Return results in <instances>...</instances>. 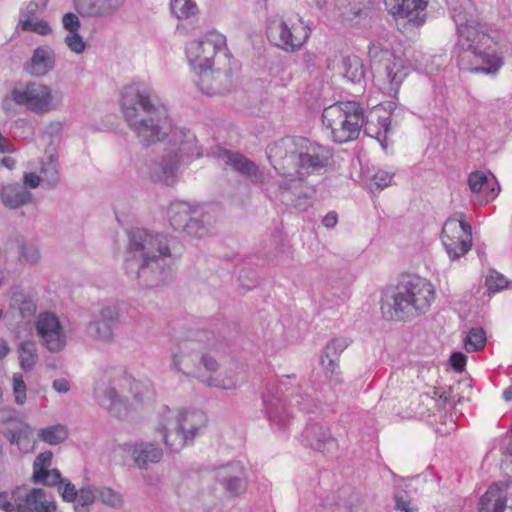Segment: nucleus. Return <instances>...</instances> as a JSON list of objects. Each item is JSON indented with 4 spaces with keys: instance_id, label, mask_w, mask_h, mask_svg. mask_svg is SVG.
<instances>
[{
    "instance_id": "nucleus-1",
    "label": "nucleus",
    "mask_w": 512,
    "mask_h": 512,
    "mask_svg": "<svg viewBox=\"0 0 512 512\" xmlns=\"http://www.w3.org/2000/svg\"><path fill=\"white\" fill-rule=\"evenodd\" d=\"M266 153L274 169L293 182L325 170L333 157L330 147L295 137H285L268 145Z\"/></svg>"
},
{
    "instance_id": "nucleus-2",
    "label": "nucleus",
    "mask_w": 512,
    "mask_h": 512,
    "mask_svg": "<svg viewBox=\"0 0 512 512\" xmlns=\"http://www.w3.org/2000/svg\"><path fill=\"white\" fill-rule=\"evenodd\" d=\"M121 106L124 118L143 144L160 141L170 132L166 108L152 102L147 87L139 84L125 87Z\"/></svg>"
},
{
    "instance_id": "nucleus-3",
    "label": "nucleus",
    "mask_w": 512,
    "mask_h": 512,
    "mask_svg": "<svg viewBox=\"0 0 512 512\" xmlns=\"http://www.w3.org/2000/svg\"><path fill=\"white\" fill-rule=\"evenodd\" d=\"M458 33V44L463 49L457 59L460 69L494 75L502 68L503 58L494 52H488L492 46L499 44V31L488 30L485 25L472 21L458 24Z\"/></svg>"
},
{
    "instance_id": "nucleus-4",
    "label": "nucleus",
    "mask_w": 512,
    "mask_h": 512,
    "mask_svg": "<svg viewBox=\"0 0 512 512\" xmlns=\"http://www.w3.org/2000/svg\"><path fill=\"white\" fill-rule=\"evenodd\" d=\"M195 349L196 343L192 341L179 344V352L173 358V364L179 371L196 377L208 386L221 389H235L244 382V372L238 366L217 372V362L208 355H203L199 362L201 366H197L195 360L198 355L191 353Z\"/></svg>"
},
{
    "instance_id": "nucleus-5",
    "label": "nucleus",
    "mask_w": 512,
    "mask_h": 512,
    "mask_svg": "<svg viewBox=\"0 0 512 512\" xmlns=\"http://www.w3.org/2000/svg\"><path fill=\"white\" fill-rule=\"evenodd\" d=\"M435 299V289L426 279L411 277L401 281L383 302L381 309L389 319L403 320L413 310H427Z\"/></svg>"
},
{
    "instance_id": "nucleus-6",
    "label": "nucleus",
    "mask_w": 512,
    "mask_h": 512,
    "mask_svg": "<svg viewBox=\"0 0 512 512\" xmlns=\"http://www.w3.org/2000/svg\"><path fill=\"white\" fill-rule=\"evenodd\" d=\"M364 121V110L359 102L338 101L322 112V124L327 137L334 143L356 140Z\"/></svg>"
},
{
    "instance_id": "nucleus-7",
    "label": "nucleus",
    "mask_w": 512,
    "mask_h": 512,
    "mask_svg": "<svg viewBox=\"0 0 512 512\" xmlns=\"http://www.w3.org/2000/svg\"><path fill=\"white\" fill-rule=\"evenodd\" d=\"M128 256L126 261H136L139 265L138 278L144 277L146 269L157 264L160 257L170 255L166 237L148 234L144 229L132 230L129 234Z\"/></svg>"
},
{
    "instance_id": "nucleus-8",
    "label": "nucleus",
    "mask_w": 512,
    "mask_h": 512,
    "mask_svg": "<svg viewBox=\"0 0 512 512\" xmlns=\"http://www.w3.org/2000/svg\"><path fill=\"white\" fill-rule=\"evenodd\" d=\"M311 29L298 15H289L271 20L267 35L279 48L285 51L300 49L310 37Z\"/></svg>"
},
{
    "instance_id": "nucleus-9",
    "label": "nucleus",
    "mask_w": 512,
    "mask_h": 512,
    "mask_svg": "<svg viewBox=\"0 0 512 512\" xmlns=\"http://www.w3.org/2000/svg\"><path fill=\"white\" fill-rule=\"evenodd\" d=\"M223 53L230 63V52L226 36L209 31L200 40L190 42L186 47V56L193 69H211L218 54Z\"/></svg>"
},
{
    "instance_id": "nucleus-10",
    "label": "nucleus",
    "mask_w": 512,
    "mask_h": 512,
    "mask_svg": "<svg viewBox=\"0 0 512 512\" xmlns=\"http://www.w3.org/2000/svg\"><path fill=\"white\" fill-rule=\"evenodd\" d=\"M11 97L16 104L38 114L54 110L61 104V96L54 95L50 87L37 82L14 88Z\"/></svg>"
},
{
    "instance_id": "nucleus-11",
    "label": "nucleus",
    "mask_w": 512,
    "mask_h": 512,
    "mask_svg": "<svg viewBox=\"0 0 512 512\" xmlns=\"http://www.w3.org/2000/svg\"><path fill=\"white\" fill-rule=\"evenodd\" d=\"M442 243L451 259L464 256L472 246V231L463 215L460 218L451 217L443 226L441 234Z\"/></svg>"
},
{
    "instance_id": "nucleus-12",
    "label": "nucleus",
    "mask_w": 512,
    "mask_h": 512,
    "mask_svg": "<svg viewBox=\"0 0 512 512\" xmlns=\"http://www.w3.org/2000/svg\"><path fill=\"white\" fill-rule=\"evenodd\" d=\"M368 55L370 61L378 69L383 70L391 84V89L398 88L408 75L407 61L401 56H396L394 52L384 49L378 44H371L368 48Z\"/></svg>"
},
{
    "instance_id": "nucleus-13",
    "label": "nucleus",
    "mask_w": 512,
    "mask_h": 512,
    "mask_svg": "<svg viewBox=\"0 0 512 512\" xmlns=\"http://www.w3.org/2000/svg\"><path fill=\"white\" fill-rule=\"evenodd\" d=\"M180 136H175L178 144V151L169 159H163L161 163L162 175L157 176L158 181H162L166 185L174 182V174L180 161L191 160L201 156L200 149L197 146V140L190 131L180 132Z\"/></svg>"
},
{
    "instance_id": "nucleus-14",
    "label": "nucleus",
    "mask_w": 512,
    "mask_h": 512,
    "mask_svg": "<svg viewBox=\"0 0 512 512\" xmlns=\"http://www.w3.org/2000/svg\"><path fill=\"white\" fill-rule=\"evenodd\" d=\"M428 3L429 0H384L385 7L391 15L416 26L425 22Z\"/></svg>"
},
{
    "instance_id": "nucleus-15",
    "label": "nucleus",
    "mask_w": 512,
    "mask_h": 512,
    "mask_svg": "<svg viewBox=\"0 0 512 512\" xmlns=\"http://www.w3.org/2000/svg\"><path fill=\"white\" fill-rule=\"evenodd\" d=\"M36 330L42 343L50 351H60L65 345L63 328L58 318L49 312L39 314Z\"/></svg>"
},
{
    "instance_id": "nucleus-16",
    "label": "nucleus",
    "mask_w": 512,
    "mask_h": 512,
    "mask_svg": "<svg viewBox=\"0 0 512 512\" xmlns=\"http://www.w3.org/2000/svg\"><path fill=\"white\" fill-rule=\"evenodd\" d=\"M188 417L191 420V425H185L180 421L179 429L173 427L164 435V442L172 452L180 451L185 446L187 440L193 439L196 431L206 422L203 413L188 414L186 417H183V420H187Z\"/></svg>"
},
{
    "instance_id": "nucleus-17",
    "label": "nucleus",
    "mask_w": 512,
    "mask_h": 512,
    "mask_svg": "<svg viewBox=\"0 0 512 512\" xmlns=\"http://www.w3.org/2000/svg\"><path fill=\"white\" fill-rule=\"evenodd\" d=\"M511 489V484L506 482L490 485L480 498L479 512H512V501L507 504Z\"/></svg>"
},
{
    "instance_id": "nucleus-18",
    "label": "nucleus",
    "mask_w": 512,
    "mask_h": 512,
    "mask_svg": "<svg viewBox=\"0 0 512 512\" xmlns=\"http://www.w3.org/2000/svg\"><path fill=\"white\" fill-rule=\"evenodd\" d=\"M53 454L50 451L40 453L34 460L31 481L34 484H42L54 487L63 483L61 473L56 468H51Z\"/></svg>"
},
{
    "instance_id": "nucleus-19",
    "label": "nucleus",
    "mask_w": 512,
    "mask_h": 512,
    "mask_svg": "<svg viewBox=\"0 0 512 512\" xmlns=\"http://www.w3.org/2000/svg\"><path fill=\"white\" fill-rule=\"evenodd\" d=\"M199 79L198 86L200 90L209 96L221 94L227 90L226 84L230 79L229 69L221 70L220 68L198 69Z\"/></svg>"
},
{
    "instance_id": "nucleus-20",
    "label": "nucleus",
    "mask_w": 512,
    "mask_h": 512,
    "mask_svg": "<svg viewBox=\"0 0 512 512\" xmlns=\"http://www.w3.org/2000/svg\"><path fill=\"white\" fill-rule=\"evenodd\" d=\"M20 512H55L56 504L48 500L42 488H33L24 496L20 495L18 502Z\"/></svg>"
},
{
    "instance_id": "nucleus-21",
    "label": "nucleus",
    "mask_w": 512,
    "mask_h": 512,
    "mask_svg": "<svg viewBox=\"0 0 512 512\" xmlns=\"http://www.w3.org/2000/svg\"><path fill=\"white\" fill-rule=\"evenodd\" d=\"M38 10V2H29L22 12V18L17 24V29H21L22 31H31L43 36L50 34L52 29L48 22L43 19L35 18Z\"/></svg>"
},
{
    "instance_id": "nucleus-22",
    "label": "nucleus",
    "mask_w": 512,
    "mask_h": 512,
    "mask_svg": "<svg viewBox=\"0 0 512 512\" xmlns=\"http://www.w3.org/2000/svg\"><path fill=\"white\" fill-rule=\"evenodd\" d=\"M191 212V207L188 203L177 202L170 205L168 217L174 230H181L187 234H192L193 226H197L198 223L192 219Z\"/></svg>"
},
{
    "instance_id": "nucleus-23",
    "label": "nucleus",
    "mask_w": 512,
    "mask_h": 512,
    "mask_svg": "<svg viewBox=\"0 0 512 512\" xmlns=\"http://www.w3.org/2000/svg\"><path fill=\"white\" fill-rule=\"evenodd\" d=\"M226 162L230 164L237 172L250 178L252 181H262L263 173L249 159L238 153L224 151Z\"/></svg>"
},
{
    "instance_id": "nucleus-24",
    "label": "nucleus",
    "mask_w": 512,
    "mask_h": 512,
    "mask_svg": "<svg viewBox=\"0 0 512 512\" xmlns=\"http://www.w3.org/2000/svg\"><path fill=\"white\" fill-rule=\"evenodd\" d=\"M53 66L54 55L52 50L48 47H38L31 57L28 71L31 75L42 76L51 70Z\"/></svg>"
},
{
    "instance_id": "nucleus-25",
    "label": "nucleus",
    "mask_w": 512,
    "mask_h": 512,
    "mask_svg": "<svg viewBox=\"0 0 512 512\" xmlns=\"http://www.w3.org/2000/svg\"><path fill=\"white\" fill-rule=\"evenodd\" d=\"M119 0H76V8L82 14L102 16L113 12Z\"/></svg>"
},
{
    "instance_id": "nucleus-26",
    "label": "nucleus",
    "mask_w": 512,
    "mask_h": 512,
    "mask_svg": "<svg viewBox=\"0 0 512 512\" xmlns=\"http://www.w3.org/2000/svg\"><path fill=\"white\" fill-rule=\"evenodd\" d=\"M349 341L347 338H335L325 348L324 356L322 357V364L331 373H335L338 367V360L340 354L348 347Z\"/></svg>"
},
{
    "instance_id": "nucleus-27",
    "label": "nucleus",
    "mask_w": 512,
    "mask_h": 512,
    "mask_svg": "<svg viewBox=\"0 0 512 512\" xmlns=\"http://www.w3.org/2000/svg\"><path fill=\"white\" fill-rule=\"evenodd\" d=\"M340 69L344 78L352 83H359L364 79V65L358 56L351 55L343 57Z\"/></svg>"
},
{
    "instance_id": "nucleus-28",
    "label": "nucleus",
    "mask_w": 512,
    "mask_h": 512,
    "mask_svg": "<svg viewBox=\"0 0 512 512\" xmlns=\"http://www.w3.org/2000/svg\"><path fill=\"white\" fill-rule=\"evenodd\" d=\"M132 455L136 464L142 467L148 463L159 462L162 458V451L153 444H139L133 447Z\"/></svg>"
},
{
    "instance_id": "nucleus-29",
    "label": "nucleus",
    "mask_w": 512,
    "mask_h": 512,
    "mask_svg": "<svg viewBox=\"0 0 512 512\" xmlns=\"http://www.w3.org/2000/svg\"><path fill=\"white\" fill-rule=\"evenodd\" d=\"M30 199V194L19 185H7L2 188L1 200L8 208H17Z\"/></svg>"
},
{
    "instance_id": "nucleus-30",
    "label": "nucleus",
    "mask_w": 512,
    "mask_h": 512,
    "mask_svg": "<svg viewBox=\"0 0 512 512\" xmlns=\"http://www.w3.org/2000/svg\"><path fill=\"white\" fill-rule=\"evenodd\" d=\"M486 333L483 328H472L464 340V348L467 352L472 353L480 351L486 346Z\"/></svg>"
},
{
    "instance_id": "nucleus-31",
    "label": "nucleus",
    "mask_w": 512,
    "mask_h": 512,
    "mask_svg": "<svg viewBox=\"0 0 512 512\" xmlns=\"http://www.w3.org/2000/svg\"><path fill=\"white\" fill-rule=\"evenodd\" d=\"M116 391L114 388L107 391L102 404L109 410L115 417L121 418L127 414L128 404L124 403L121 399H116Z\"/></svg>"
},
{
    "instance_id": "nucleus-32",
    "label": "nucleus",
    "mask_w": 512,
    "mask_h": 512,
    "mask_svg": "<svg viewBox=\"0 0 512 512\" xmlns=\"http://www.w3.org/2000/svg\"><path fill=\"white\" fill-rule=\"evenodd\" d=\"M18 352L22 369L30 370L34 366L37 359L35 343L32 341L21 343Z\"/></svg>"
},
{
    "instance_id": "nucleus-33",
    "label": "nucleus",
    "mask_w": 512,
    "mask_h": 512,
    "mask_svg": "<svg viewBox=\"0 0 512 512\" xmlns=\"http://www.w3.org/2000/svg\"><path fill=\"white\" fill-rule=\"evenodd\" d=\"M171 11L178 19H186L195 15L198 8L193 0H171Z\"/></svg>"
},
{
    "instance_id": "nucleus-34",
    "label": "nucleus",
    "mask_w": 512,
    "mask_h": 512,
    "mask_svg": "<svg viewBox=\"0 0 512 512\" xmlns=\"http://www.w3.org/2000/svg\"><path fill=\"white\" fill-rule=\"evenodd\" d=\"M117 316L115 309L107 307L101 311V320L97 323V333L101 340H109L112 337V330L107 321L113 320Z\"/></svg>"
},
{
    "instance_id": "nucleus-35",
    "label": "nucleus",
    "mask_w": 512,
    "mask_h": 512,
    "mask_svg": "<svg viewBox=\"0 0 512 512\" xmlns=\"http://www.w3.org/2000/svg\"><path fill=\"white\" fill-rule=\"evenodd\" d=\"M39 437L42 441L50 445H56L66 439L67 430L63 425H55L42 429L39 433Z\"/></svg>"
},
{
    "instance_id": "nucleus-36",
    "label": "nucleus",
    "mask_w": 512,
    "mask_h": 512,
    "mask_svg": "<svg viewBox=\"0 0 512 512\" xmlns=\"http://www.w3.org/2000/svg\"><path fill=\"white\" fill-rule=\"evenodd\" d=\"M12 391L14 402L17 405H24L27 401V387L23 378V375L20 373H14L12 376Z\"/></svg>"
},
{
    "instance_id": "nucleus-37",
    "label": "nucleus",
    "mask_w": 512,
    "mask_h": 512,
    "mask_svg": "<svg viewBox=\"0 0 512 512\" xmlns=\"http://www.w3.org/2000/svg\"><path fill=\"white\" fill-rule=\"evenodd\" d=\"M117 386L120 387L122 394H124L126 388H128L130 392H134L133 398L135 404H138L142 400L140 396L143 395L144 385L135 381L130 376L124 375L123 378L118 381Z\"/></svg>"
},
{
    "instance_id": "nucleus-38",
    "label": "nucleus",
    "mask_w": 512,
    "mask_h": 512,
    "mask_svg": "<svg viewBox=\"0 0 512 512\" xmlns=\"http://www.w3.org/2000/svg\"><path fill=\"white\" fill-rule=\"evenodd\" d=\"M40 174L42 183L47 187L52 188L56 185L58 181V170L52 158L41 167Z\"/></svg>"
},
{
    "instance_id": "nucleus-39",
    "label": "nucleus",
    "mask_w": 512,
    "mask_h": 512,
    "mask_svg": "<svg viewBox=\"0 0 512 512\" xmlns=\"http://www.w3.org/2000/svg\"><path fill=\"white\" fill-rule=\"evenodd\" d=\"M98 497L102 503L111 507H119L123 502L122 496L111 488L100 489L98 492Z\"/></svg>"
},
{
    "instance_id": "nucleus-40",
    "label": "nucleus",
    "mask_w": 512,
    "mask_h": 512,
    "mask_svg": "<svg viewBox=\"0 0 512 512\" xmlns=\"http://www.w3.org/2000/svg\"><path fill=\"white\" fill-rule=\"evenodd\" d=\"M508 280L498 272H491L486 279V286L491 292H499L506 288Z\"/></svg>"
},
{
    "instance_id": "nucleus-41",
    "label": "nucleus",
    "mask_w": 512,
    "mask_h": 512,
    "mask_svg": "<svg viewBox=\"0 0 512 512\" xmlns=\"http://www.w3.org/2000/svg\"><path fill=\"white\" fill-rule=\"evenodd\" d=\"M468 185L471 191L475 193L481 192L488 185V178L483 172L474 171L468 177Z\"/></svg>"
},
{
    "instance_id": "nucleus-42",
    "label": "nucleus",
    "mask_w": 512,
    "mask_h": 512,
    "mask_svg": "<svg viewBox=\"0 0 512 512\" xmlns=\"http://www.w3.org/2000/svg\"><path fill=\"white\" fill-rule=\"evenodd\" d=\"M12 497L14 502H11L7 499V494L5 492H0V509L5 512H20L18 511V502L20 498V489L17 488L12 493Z\"/></svg>"
},
{
    "instance_id": "nucleus-43",
    "label": "nucleus",
    "mask_w": 512,
    "mask_h": 512,
    "mask_svg": "<svg viewBox=\"0 0 512 512\" xmlns=\"http://www.w3.org/2000/svg\"><path fill=\"white\" fill-rule=\"evenodd\" d=\"M65 43L69 49L75 53H82L86 47L82 37L76 32L69 33L65 37Z\"/></svg>"
},
{
    "instance_id": "nucleus-44",
    "label": "nucleus",
    "mask_w": 512,
    "mask_h": 512,
    "mask_svg": "<svg viewBox=\"0 0 512 512\" xmlns=\"http://www.w3.org/2000/svg\"><path fill=\"white\" fill-rule=\"evenodd\" d=\"M58 490L61 493L63 500L67 502H72L76 500L78 492L76 491L75 486L70 482H65L58 484Z\"/></svg>"
},
{
    "instance_id": "nucleus-45",
    "label": "nucleus",
    "mask_w": 512,
    "mask_h": 512,
    "mask_svg": "<svg viewBox=\"0 0 512 512\" xmlns=\"http://www.w3.org/2000/svg\"><path fill=\"white\" fill-rule=\"evenodd\" d=\"M38 251L33 245H23L20 251V260L34 263L38 260Z\"/></svg>"
},
{
    "instance_id": "nucleus-46",
    "label": "nucleus",
    "mask_w": 512,
    "mask_h": 512,
    "mask_svg": "<svg viewBox=\"0 0 512 512\" xmlns=\"http://www.w3.org/2000/svg\"><path fill=\"white\" fill-rule=\"evenodd\" d=\"M63 26L69 30L70 33L76 32L80 26L78 17L74 13H66L62 19Z\"/></svg>"
},
{
    "instance_id": "nucleus-47",
    "label": "nucleus",
    "mask_w": 512,
    "mask_h": 512,
    "mask_svg": "<svg viewBox=\"0 0 512 512\" xmlns=\"http://www.w3.org/2000/svg\"><path fill=\"white\" fill-rule=\"evenodd\" d=\"M467 357L461 353L456 352L450 356L451 366L458 372H462L466 366Z\"/></svg>"
},
{
    "instance_id": "nucleus-48",
    "label": "nucleus",
    "mask_w": 512,
    "mask_h": 512,
    "mask_svg": "<svg viewBox=\"0 0 512 512\" xmlns=\"http://www.w3.org/2000/svg\"><path fill=\"white\" fill-rule=\"evenodd\" d=\"M95 494L91 489H81L77 494V500L82 506H88L95 500Z\"/></svg>"
},
{
    "instance_id": "nucleus-49",
    "label": "nucleus",
    "mask_w": 512,
    "mask_h": 512,
    "mask_svg": "<svg viewBox=\"0 0 512 512\" xmlns=\"http://www.w3.org/2000/svg\"><path fill=\"white\" fill-rule=\"evenodd\" d=\"M227 490L231 492L232 494H239L245 489V484L243 481L237 477L231 478L227 482Z\"/></svg>"
},
{
    "instance_id": "nucleus-50",
    "label": "nucleus",
    "mask_w": 512,
    "mask_h": 512,
    "mask_svg": "<svg viewBox=\"0 0 512 512\" xmlns=\"http://www.w3.org/2000/svg\"><path fill=\"white\" fill-rule=\"evenodd\" d=\"M191 413H200L199 411H185V412H180L176 419L172 422H168V426H173L175 427L176 429H179V423L180 421L185 424V425H191V420L189 419V417L187 418V420H183V417H186L188 414H191Z\"/></svg>"
},
{
    "instance_id": "nucleus-51",
    "label": "nucleus",
    "mask_w": 512,
    "mask_h": 512,
    "mask_svg": "<svg viewBox=\"0 0 512 512\" xmlns=\"http://www.w3.org/2000/svg\"><path fill=\"white\" fill-rule=\"evenodd\" d=\"M374 179L379 187H386L391 184L393 175L388 173L378 172L375 174Z\"/></svg>"
},
{
    "instance_id": "nucleus-52",
    "label": "nucleus",
    "mask_w": 512,
    "mask_h": 512,
    "mask_svg": "<svg viewBox=\"0 0 512 512\" xmlns=\"http://www.w3.org/2000/svg\"><path fill=\"white\" fill-rule=\"evenodd\" d=\"M24 182L30 188H36L40 184V182H42V180L41 176L37 175L36 173L30 172L24 175Z\"/></svg>"
},
{
    "instance_id": "nucleus-53",
    "label": "nucleus",
    "mask_w": 512,
    "mask_h": 512,
    "mask_svg": "<svg viewBox=\"0 0 512 512\" xmlns=\"http://www.w3.org/2000/svg\"><path fill=\"white\" fill-rule=\"evenodd\" d=\"M53 388L59 393H65L69 390V382L66 379H56L53 382Z\"/></svg>"
},
{
    "instance_id": "nucleus-54",
    "label": "nucleus",
    "mask_w": 512,
    "mask_h": 512,
    "mask_svg": "<svg viewBox=\"0 0 512 512\" xmlns=\"http://www.w3.org/2000/svg\"><path fill=\"white\" fill-rule=\"evenodd\" d=\"M338 222V217L335 212H329L323 219V225L327 228H333Z\"/></svg>"
},
{
    "instance_id": "nucleus-55",
    "label": "nucleus",
    "mask_w": 512,
    "mask_h": 512,
    "mask_svg": "<svg viewBox=\"0 0 512 512\" xmlns=\"http://www.w3.org/2000/svg\"><path fill=\"white\" fill-rule=\"evenodd\" d=\"M294 206L298 209L305 210L309 206L308 197L306 194L303 196H298L297 199L294 201Z\"/></svg>"
},
{
    "instance_id": "nucleus-56",
    "label": "nucleus",
    "mask_w": 512,
    "mask_h": 512,
    "mask_svg": "<svg viewBox=\"0 0 512 512\" xmlns=\"http://www.w3.org/2000/svg\"><path fill=\"white\" fill-rule=\"evenodd\" d=\"M10 142L7 138H5L4 136H2V134L0 133V152L1 153H4V152H9L10 151Z\"/></svg>"
},
{
    "instance_id": "nucleus-57",
    "label": "nucleus",
    "mask_w": 512,
    "mask_h": 512,
    "mask_svg": "<svg viewBox=\"0 0 512 512\" xmlns=\"http://www.w3.org/2000/svg\"><path fill=\"white\" fill-rule=\"evenodd\" d=\"M304 2L312 8L321 9L325 6L326 0H304Z\"/></svg>"
},
{
    "instance_id": "nucleus-58",
    "label": "nucleus",
    "mask_w": 512,
    "mask_h": 512,
    "mask_svg": "<svg viewBox=\"0 0 512 512\" xmlns=\"http://www.w3.org/2000/svg\"><path fill=\"white\" fill-rule=\"evenodd\" d=\"M396 509L403 510L405 512H409V503L402 500L401 498H397L396 500Z\"/></svg>"
},
{
    "instance_id": "nucleus-59",
    "label": "nucleus",
    "mask_w": 512,
    "mask_h": 512,
    "mask_svg": "<svg viewBox=\"0 0 512 512\" xmlns=\"http://www.w3.org/2000/svg\"><path fill=\"white\" fill-rule=\"evenodd\" d=\"M1 164L9 170H12L16 165V161L11 157H4Z\"/></svg>"
},
{
    "instance_id": "nucleus-60",
    "label": "nucleus",
    "mask_w": 512,
    "mask_h": 512,
    "mask_svg": "<svg viewBox=\"0 0 512 512\" xmlns=\"http://www.w3.org/2000/svg\"><path fill=\"white\" fill-rule=\"evenodd\" d=\"M9 352V347L6 341L0 339V360L4 358Z\"/></svg>"
},
{
    "instance_id": "nucleus-61",
    "label": "nucleus",
    "mask_w": 512,
    "mask_h": 512,
    "mask_svg": "<svg viewBox=\"0 0 512 512\" xmlns=\"http://www.w3.org/2000/svg\"><path fill=\"white\" fill-rule=\"evenodd\" d=\"M503 397L507 401H512V386L503 392Z\"/></svg>"
},
{
    "instance_id": "nucleus-62",
    "label": "nucleus",
    "mask_w": 512,
    "mask_h": 512,
    "mask_svg": "<svg viewBox=\"0 0 512 512\" xmlns=\"http://www.w3.org/2000/svg\"><path fill=\"white\" fill-rule=\"evenodd\" d=\"M10 442L11 443H15V442L17 443L18 442V440L16 439V435L15 434L12 435V437L10 439Z\"/></svg>"
},
{
    "instance_id": "nucleus-63",
    "label": "nucleus",
    "mask_w": 512,
    "mask_h": 512,
    "mask_svg": "<svg viewBox=\"0 0 512 512\" xmlns=\"http://www.w3.org/2000/svg\"><path fill=\"white\" fill-rule=\"evenodd\" d=\"M40 1H41L42 8H45L47 0H40Z\"/></svg>"
},
{
    "instance_id": "nucleus-64",
    "label": "nucleus",
    "mask_w": 512,
    "mask_h": 512,
    "mask_svg": "<svg viewBox=\"0 0 512 512\" xmlns=\"http://www.w3.org/2000/svg\"><path fill=\"white\" fill-rule=\"evenodd\" d=\"M2 397V390L0 389V398Z\"/></svg>"
}]
</instances>
